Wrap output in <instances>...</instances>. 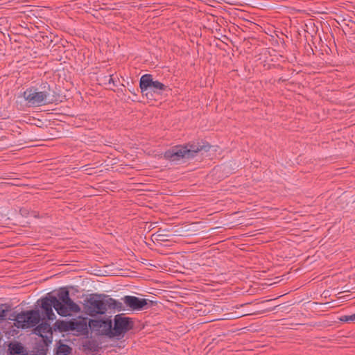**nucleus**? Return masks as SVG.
<instances>
[{
	"label": "nucleus",
	"mask_w": 355,
	"mask_h": 355,
	"mask_svg": "<svg viewBox=\"0 0 355 355\" xmlns=\"http://www.w3.org/2000/svg\"><path fill=\"white\" fill-rule=\"evenodd\" d=\"M108 309H115L118 311L125 310L121 302L105 295H92L85 304L86 312L91 316L104 314Z\"/></svg>",
	"instance_id": "obj_1"
},
{
	"label": "nucleus",
	"mask_w": 355,
	"mask_h": 355,
	"mask_svg": "<svg viewBox=\"0 0 355 355\" xmlns=\"http://www.w3.org/2000/svg\"><path fill=\"white\" fill-rule=\"evenodd\" d=\"M209 148V146L195 144L176 146L166 151L164 157L171 162H178L184 158H193L198 152L202 150L207 151Z\"/></svg>",
	"instance_id": "obj_2"
},
{
	"label": "nucleus",
	"mask_w": 355,
	"mask_h": 355,
	"mask_svg": "<svg viewBox=\"0 0 355 355\" xmlns=\"http://www.w3.org/2000/svg\"><path fill=\"white\" fill-rule=\"evenodd\" d=\"M57 300L55 311L61 316H68L80 311V307L70 298L69 292L65 288L60 289Z\"/></svg>",
	"instance_id": "obj_3"
},
{
	"label": "nucleus",
	"mask_w": 355,
	"mask_h": 355,
	"mask_svg": "<svg viewBox=\"0 0 355 355\" xmlns=\"http://www.w3.org/2000/svg\"><path fill=\"white\" fill-rule=\"evenodd\" d=\"M15 326L18 329H27L35 327L40 320L38 311L31 310L17 314L15 318Z\"/></svg>",
	"instance_id": "obj_4"
},
{
	"label": "nucleus",
	"mask_w": 355,
	"mask_h": 355,
	"mask_svg": "<svg viewBox=\"0 0 355 355\" xmlns=\"http://www.w3.org/2000/svg\"><path fill=\"white\" fill-rule=\"evenodd\" d=\"M139 86L141 92L146 95L148 94L147 92L149 89L159 94L164 91H171V89L167 85L157 80H153L150 74H145L141 77Z\"/></svg>",
	"instance_id": "obj_5"
},
{
	"label": "nucleus",
	"mask_w": 355,
	"mask_h": 355,
	"mask_svg": "<svg viewBox=\"0 0 355 355\" xmlns=\"http://www.w3.org/2000/svg\"><path fill=\"white\" fill-rule=\"evenodd\" d=\"M49 94L46 92H39L37 89L31 87L23 93V97L30 106H41L46 104Z\"/></svg>",
	"instance_id": "obj_6"
},
{
	"label": "nucleus",
	"mask_w": 355,
	"mask_h": 355,
	"mask_svg": "<svg viewBox=\"0 0 355 355\" xmlns=\"http://www.w3.org/2000/svg\"><path fill=\"white\" fill-rule=\"evenodd\" d=\"M133 328V322L130 318L116 315L114 318L113 337L124 335Z\"/></svg>",
	"instance_id": "obj_7"
},
{
	"label": "nucleus",
	"mask_w": 355,
	"mask_h": 355,
	"mask_svg": "<svg viewBox=\"0 0 355 355\" xmlns=\"http://www.w3.org/2000/svg\"><path fill=\"white\" fill-rule=\"evenodd\" d=\"M64 331H73L78 334L85 335L88 331L87 320L85 318L73 319L68 322H62Z\"/></svg>",
	"instance_id": "obj_8"
},
{
	"label": "nucleus",
	"mask_w": 355,
	"mask_h": 355,
	"mask_svg": "<svg viewBox=\"0 0 355 355\" xmlns=\"http://www.w3.org/2000/svg\"><path fill=\"white\" fill-rule=\"evenodd\" d=\"M122 304L128 307L130 310L140 311L147 305V300L139 298L135 296L126 295L121 298Z\"/></svg>",
	"instance_id": "obj_9"
},
{
	"label": "nucleus",
	"mask_w": 355,
	"mask_h": 355,
	"mask_svg": "<svg viewBox=\"0 0 355 355\" xmlns=\"http://www.w3.org/2000/svg\"><path fill=\"white\" fill-rule=\"evenodd\" d=\"M57 297L50 296L42 299V309L44 311L46 318L49 320H53L55 318L52 307L55 309L57 307Z\"/></svg>",
	"instance_id": "obj_10"
},
{
	"label": "nucleus",
	"mask_w": 355,
	"mask_h": 355,
	"mask_svg": "<svg viewBox=\"0 0 355 355\" xmlns=\"http://www.w3.org/2000/svg\"><path fill=\"white\" fill-rule=\"evenodd\" d=\"M90 327L100 329L102 333L110 337H113L112 322L110 319L92 320L89 322Z\"/></svg>",
	"instance_id": "obj_11"
},
{
	"label": "nucleus",
	"mask_w": 355,
	"mask_h": 355,
	"mask_svg": "<svg viewBox=\"0 0 355 355\" xmlns=\"http://www.w3.org/2000/svg\"><path fill=\"white\" fill-rule=\"evenodd\" d=\"M34 333L42 338L46 337L47 334H51V325L46 322H43L34 329Z\"/></svg>",
	"instance_id": "obj_12"
},
{
	"label": "nucleus",
	"mask_w": 355,
	"mask_h": 355,
	"mask_svg": "<svg viewBox=\"0 0 355 355\" xmlns=\"http://www.w3.org/2000/svg\"><path fill=\"white\" fill-rule=\"evenodd\" d=\"M9 349L12 355L20 354L24 352V347L19 343L10 344Z\"/></svg>",
	"instance_id": "obj_13"
},
{
	"label": "nucleus",
	"mask_w": 355,
	"mask_h": 355,
	"mask_svg": "<svg viewBox=\"0 0 355 355\" xmlns=\"http://www.w3.org/2000/svg\"><path fill=\"white\" fill-rule=\"evenodd\" d=\"M71 349L67 345L62 344L60 345L58 349L56 354L57 355H67L70 354Z\"/></svg>",
	"instance_id": "obj_14"
},
{
	"label": "nucleus",
	"mask_w": 355,
	"mask_h": 355,
	"mask_svg": "<svg viewBox=\"0 0 355 355\" xmlns=\"http://www.w3.org/2000/svg\"><path fill=\"white\" fill-rule=\"evenodd\" d=\"M6 316V310L4 309V306L3 304H0V320H4Z\"/></svg>",
	"instance_id": "obj_15"
},
{
	"label": "nucleus",
	"mask_w": 355,
	"mask_h": 355,
	"mask_svg": "<svg viewBox=\"0 0 355 355\" xmlns=\"http://www.w3.org/2000/svg\"><path fill=\"white\" fill-rule=\"evenodd\" d=\"M342 321H355V313L351 315H345L341 318Z\"/></svg>",
	"instance_id": "obj_16"
}]
</instances>
